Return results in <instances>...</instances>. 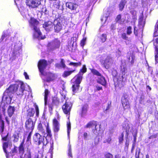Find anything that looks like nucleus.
Masks as SVG:
<instances>
[{"label":"nucleus","mask_w":158,"mask_h":158,"mask_svg":"<svg viewBox=\"0 0 158 158\" xmlns=\"http://www.w3.org/2000/svg\"><path fill=\"white\" fill-rule=\"evenodd\" d=\"M123 128H124V129L126 130H128V129H129V127L128 125L126 127H125L124 126V125H123Z\"/></svg>","instance_id":"64"},{"label":"nucleus","mask_w":158,"mask_h":158,"mask_svg":"<svg viewBox=\"0 0 158 158\" xmlns=\"http://www.w3.org/2000/svg\"><path fill=\"white\" fill-rule=\"evenodd\" d=\"M33 139L35 143L39 145L42 143L43 146H45L48 143L46 138H44V137L41 136L39 133H35L33 136Z\"/></svg>","instance_id":"6"},{"label":"nucleus","mask_w":158,"mask_h":158,"mask_svg":"<svg viewBox=\"0 0 158 158\" xmlns=\"http://www.w3.org/2000/svg\"><path fill=\"white\" fill-rule=\"evenodd\" d=\"M7 31H4L2 35V37L0 39L1 41H2L4 39L5 37L7 36Z\"/></svg>","instance_id":"40"},{"label":"nucleus","mask_w":158,"mask_h":158,"mask_svg":"<svg viewBox=\"0 0 158 158\" xmlns=\"http://www.w3.org/2000/svg\"><path fill=\"white\" fill-rule=\"evenodd\" d=\"M19 133H16L13 135L14 142H16L18 141L19 137Z\"/></svg>","instance_id":"33"},{"label":"nucleus","mask_w":158,"mask_h":158,"mask_svg":"<svg viewBox=\"0 0 158 158\" xmlns=\"http://www.w3.org/2000/svg\"><path fill=\"white\" fill-rule=\"evenodd\" d=\"M4 122L1 119V116L0 115V134L1 135L2 139L5 141H7V142H4L3 144V148L4 152L6 153V158H9V153L7 152L6 148L8 146L11 147L12 146L11 142L9 141L8 137V133L4 130Z\"/></svg>","instance_id":"2"},{"label":"nucleus","mask_w":158,"mask_h":158,"mask_svg":"<svg viewBox=\"0 0 158 158\" xmlns=\"http://www.w3.org/2000/svg\"><path fill=\"white\" fill-rule=\"evenodd\" d=\"M35 124L32 119L29 118L26 122V127L29 131L32 132L34 128Z\"/></svg>","instance_id":"14"},{"label":"nucleus","mask_w":158,"mask_h":158,"mask_svg":"<svg viewBox=\"0 0 158 158\" xmlns=\"http://www.w3.org/2000/svg\"><path fill=\"white\" fill-rule=\"evenodd\" d=\"M29 23L30 26L31 27L33 28L34 30H36L37 29L39 28V22L34 18H31L30 20L29 21Z\"/></svg>","instance_id":"15"},{"label":"nucleus","mask_w":158,"mask_h":158,"mask_svg":"<svg viewBox=\"0 0 158 158\" xmlns=\"http://www.w3.org/2000/svg\"><path fill=\"white\" fill-rule=\"evenodd\" d=\"M31 131L29 133L26 140V143H27L28 145L31 144Z\"/></svg>","instance_id":"36"},{"label":"nucleus","mask_w":158,"mask_h":158,"mask_svg":"<svg viewBox=\"0 0 158 158\" xmlns=\"http://www.w3.org/2000/svg\"><path fill=\"white\" fill-rule=\"evenodd\" d=\"M94 127H95V129L93 130L94 133L97 135L98 134V132L100 130V125L98 124L97 123L96 121H92L89 123L86 126V128Z\"/></svg>","instance_id":"9"},{"label":"nucleus","mask_w":158,"mask_h":158,"mask_svg":"<svg viewBox=\"0 0 158 158\" xmlns=\"http://www.w3.org/2000/svg\"><path fill=\"white\" fill-rule=\"evenodd\" d=\"M26 5L30 8H35L40 5V0H26Z\"/></svg>","instance_id":"11"},{"label":"nucleus","mask_w":158,"mask_h":158,"mask_svg":"<svg viewBox=\"0 0 158 158\" xmlns=\"http://www.w3.org/2000/svg\"><path fill=\"white\" fill-rule=\"evenodd\" d=\"M122 101L123 106L124 110L129 109L130 106L128 100L123 97L122 99Z\"/></svg>","instance_id":"21"},{"label":"nucleus","mask_w":158,"mask_h":158,"mask_svg":"<svg viewBox=\"0 0 158 158\" xmlns=\"http://www.w3.org/2000/svg\"><path fill=\"white\" fill-rule=\"evenodd\" d=\"M140 152V150L139 148H137L136 149L135 153V157L136 158H139V154Z\"/></svg>","instance_id":"46"},{"label":"nucleus","mask_w":158,"mask_h":158,"mask_svg":"<svg viewBox=\"0 0 158 158\" xmlns=\"http://www.w3.org/2000/svg\"><path fill=\"white\" fill-rule=\"evenodd\" d=\"M121 37L124 40L130 41L129 39L125 33H123L122 34Z\"/></svg>","instance_id":"41"},{"label":"nucleus","mask_w":158,"mask_h":158,"mask_svg":"<svg viewBox=\"0 0 158 158\" xmlns=\"http://www.w3.org/2000/svg\"><path fill=\"white\" fill-rule=\"evenodd\" d=\"M49 93V92L48 91V90L47 89H46L45 90L44 92V103L45 105H46L47 104V102L48 98V94Z\"/></svg>","instance_id":"31"},{"label":"nucleus","mask_w":158,"mask_h":158,"mask_svg":"<svg viewBox=\"0 0 158 158\" xmlns=\"http://www.w3.org/2000/svg\"><path fill=\"white\" fill-rule=\"evenodd\" d=\"M121 52L119 50H118V51H117L116 52V56H117L119 57L121 56Z\"/></svg>","instance_id":"54"},{"label":"nucleus","mask_w":158,"mask_h":158,"mask_svg":"<svg viewBox=\"0 0 158 158\" xmlns=\"http://www.w3.org/2000/svg\"><path fill=\"white\" fill-rule=\"evenodd\" d=\"M111 135H109L106 137L105 139L103 141V143H110L111 141Z\"/></svg>","instance_id":"30"},{"label":"nucleus","mask_w":158,"mask_h":158,"mask_svg":"<svg viewBox=\"0 0 158 158\" xmlns=\"http://www.w3.org/2000/svg\"><path fill=\"white\" fill-rule=\"evenodd\" d=\"M53 24L54 29L56 32H58L62 29V24L57 20H54Z\"/></svg>","instance_id":"19"},{"label":"nucleus","mask_w":158,"mask_h":158,"mask_svg":"<svg viewBox=\"0 0 158 158\" xmlns=\"http://www.w3.org/2000/svg\"><path fill=\"white\" fill-rule=\"evenodd\" d=\"M61 67L63 68H65L66 67V65L64 64V60L63 59H61Z\"/></svg>","instance_id":"53"},{"label":"nucleus","mask_w":158,"mask_h":158,"mask_svg":"<svg viewBox=\"0 0 158 158\" xmlns=\"http://www.w3.org/2000/svg\"><path fill=\"white\" fill-rule=\"evenodd\" d=\"M24 75L25 77V78L26 79H29V76L28 75L26 72H24Z\"/></svg>","instance_id":"60"},{"label":"nucleus","mask_w":158,"mask_h":158,"mask_svg":"<svg viewBox=\"0 0 158 158\" xmlns=\"http://www.w3.org/2000/svg\"><path fill=\"white\" fill-rule=\"evenodd\" d=\"M113 155L110 153H108L106 155L105 158H113Z\"/></svg>","instance_id":"49"},{"label":"nucleus","mask_w":158,"mask_h":158,"mask_svg":"<svg viewBox=\"0 0 158 158\" xmlns=\"http://www.w3.org/2000/svg\"><path fill=\"white\" fill-rule=\"evenodd\" d=\"M107 16H105V17H102L101 19V20L102 22L104 21L105 22L107 19Z\"/></svg>","instance_id":"56"},{"label":"nucleus","mask_w":158,"mask_h":158,"mask_svg":"<svg viewBox=\"0 0 158 158\" xmlns=\"http://www.w3.org/2000/svg\"><path fill=\"white\" fill-rule=\"evenodd\" d=\"M47 65V62L44 60H40L38 65V68L41 74L46 76L47 81H50L53 79L54 74L50 73L44 72V70Z\"/></svg>","instance_id":"4"},{"label":"nucleus","mask_w":158,"mask_h":158,"mask_svg":"<svg viewBox=\"0 0 158 158\" xmlns=\"http://www.w3.org/2000/svg\"><path fill=\"white\" fill-rule=\"evenodd\" d=\"M154 36H158V21L156 23L155 26V31L154 33Z\"/></svg>","instance_id":"32"},{"label":"nucleus","mask_w":158,"mask_h":158,"mask_svg":"<svg viewBox=\"0 0 158 158\" xmlns=\"http://www.w3.org/2000/svg\"><path fill=\"white\" fill-rule=\"evenodd\" d=\"M113 62V60L112 57L107 56L103 63L104 67L106 69H109L112 65Z\"/></svg>","instance_id":"13"},{"label":"nucleus","mask_w":158,"mask_h":158,"mask_svg":"<svg viewBox=\"0 0 158 158\" xmlns=\"http://www.w3.org/2000/svg\"><path fill=\"white\" fill-rule=\"evenodd\" d=\"M125 20V18L123 17L121 15H118L115 19V21L117 23L119 24L123 23Z\"/></svg>","instance_id":"23"},{"label":"nucleus","mask_w":158,"mask_h":158,"mask_svg":"<svg viewBox=\"0 0 158 158\" xmlns=\"http://www.w3.org/2000/svg\"><path fill=\"white\" fill-rule=\"evenodd\" d=\"M67 133L68 136L69 137L71 127V124L70 122L67 123Z\"/></svg>","instance_id":"37"},{"label":"nucleus","mask_w":158,"mask_h":158,"mask_svg":"<svg viewBox=\"0 0 158 158\" xmlns=\"http://www.w3.org/2000/svg\"><path fill=\"white\" fill-rule=\"evenodd\" d=\"M127 2V0H122L119 5V9L122 11L124 7V6Z\"/></svg>","instance_id":"27"},{"label":"nucleus","mask_w":158,"mask_h":158,"mask_svg":"<svg viewBox=\"0 0 158 158\" xmlns=\"http://www.w3.org/2000/svg\"><path fill=\"white\" fill-rule=\"evenodd\" d=\"M91 72L94 74L98 76V77L101 75L97 70L95 69H92L91 70Z\"/></svg>","instance_id":"39"},{"label":"nucleus","mask_w":158,"mask_h":158,"mask_svg":"<svg viewBox=\"0 0 158 158\" xmlns=\"http://www.w3.org/2000/svg\"><path fill=\"white\" fill-rule=\"evenodd\" d=\"M38 129L42 133H44L45 130L43 128L42 125L41 123H40L38 125Z\"/></svg>","instance_id":"35"},{"label":"nucleus","mask_w":158,"mask_h":158,"mask_svg":"<svg viewBox=\"0 0 158 158\" xmlns=\"http://www.w3.org/2000/svg\"><path fill=\"white\" fill-rule=\"evenodd\" d=\"M47 131L48 133L47 135L49 136L50 137H51L52 136V135L51 134V131L48 128V127L47 128Z\"/></svg>","instance_id":"52"},{"label":"nucleus","mask_w":158,"mask_h":158,"mask_svg":"<svg viewBox=\"0 0 158 158\" xmlns=\"http://www.w3.org/2000/svg\"><path fill=\"white\" fill-rule=\"evenodd\" d=\"M35 109L36 110V115L38 117L39 116V110L38 107L37 106H35Z\"/></svg>","instance_id":"51"},{"label":"nucleus","mask_w":158,"mask_h":158,"mask_svg":"<svg viewBox=\"0 0 158 158\" xmlns=\"http://www.w3.org/2000/svg\"><path fill=\"white\" fill-rule=\"evenodd\" d=\"M52 102L53 104L57 105L59 103V101L57 98H54L53 99Z\"/></svg>","instance_id":"43"},{"label":"nucleus","mask_w":158,"mask_h":158,"mask_svg":"<svg viewBox=\"0 0 158 158\" xmlns=\"http://www.w3.org/2000/svg\"><path fill=\"white\" fill-rule=\"evenodd\" d=\"M14 107L11 106H9L8 109V113L9 117H11L14 113L15 110Z\"/></svg>","instance_id":"26"},{"label":"nucleus","mask_w":158,"mask_h":158,"mask_svg":"<svg viewBox=\"0 0 158 158\" xmlns=\"http://www.w3.org/2000/svg\"><path fill=\"white\" fill-rule=\"evenodd\" d=\"M131 30L132 27L131 26H129L127 28V34L128 35H130L132 33V31Z\"/></svg>","instance_id":"44"},{"label":"nucleus","mask_w":158,"mask_h":158,"mask_svg":"<svg viewBox=\"0 0 158 158\" xmlns=\"http://www.w3.org/2000/svg\"><path fill=\"white\" fill-rule=\"evenodd\" d=\"M53 125L54 131L55 132H58L60 129V124L58 121L56 119H53Z\"/></svg>","instance_id":"20"},{"label":"nucleus","mask_w":158,"mask_h":158,"mask_svg":"<svg viewBox=\"0 0 158 158\" xmlns=\"http://www.w3.org/2000/svg\"><path fill=\"white\" fill-rule=\"evenodd\" d=\"M25 88V84L21 81L18 82L14 84L10 85L3 93L2 105L4 103V102H5L7 104H10L12 98L16 91H17V95L19 97H21L24 95L26 91Z\"/></svg>","instance_id":"1"},{"label":"nucleus","mask_w":158,"mask_h":158,"mask_svg":"<svg viewBox=\"0 0 158 158\" xmlns=\"http://www.w3.org/2000/svg\"><path fill=\"white\" fill-rule=\"evenodd\" d=\"M100 39L101 41L103 43L106 40V35L105 34H102L100 37Z\"/></svg>","instance_id":"38"},{"label":"nucleus","mask_w":158,"mask_h":158,"mask_svg":"<svg viewBox=\"0 0 158 158\" xmlns=\"http://www.w3.org/2000/svg\"><path fill=\"white\" fill-rule=\"evenodd\" d=\"M127 61L132 65L134 63L135 56V55L131 52H128L127 53Z\"/></svg>","instance_id":"18"},{"label":"nucleus","mask_w":158,"mask_h":158,"mask_svg":"<svg viewBox=\"0 0 158 158\" xmlns=\"http://www.w3.org/2000/svg\"><path fill=\"white\" fill-rule=\"evenodd\" d=\"M96 88L95 89V91L96 90H100L102 89V86H100L98 85H96L95 86Z\"/></svg>","instance_id":"50"},{"label":"nucleus","mask_w":158,"mask_h":158,"mask_svg":"<svg viewBox=\"0 0 158 158\" xmlns=\"http://www.w3.org/2000/svg\"><path fill=\"white\" fill-rule=\"evenodd\" d=\"M25 138H24L22 142L20 144L19 147V154H20V157L21 158H23V155L24 152V142H25Z\"/></svg>","instance_id":"16"},{"label":"nucleus","mask_w":158,"mask_h":158,"mask_svg":"<svg viewBox=\"0 0 158 158\" xmlns=\"http://www.w3.org/2000/svg\"><path fill=\"white\" fill-rule=\"evenodd\" d=\"M86 40V37H84L81 40V46L83 47L85 44V42Z\"/></svg>","instance_id":"47"},{"label":"nucleus","mask_w":158,"mask_h":158,"mask_svg":"<svg viewBox=\"0 0 158 158\" xmlns=\"http://www.w3.org/2000/svg\"><path fill=\"white\" fill-rule=\"evenodd\" d=\"M121 75L117 78L118 85L120 87L123 86L124 85V80H125L126 78L125 74L127 72V68L124 66L121 67Z\"/></svg>","instance_id":"7"},{"label":"nucleus","mask_w":158,"mask_h":158,"mask_svg":"<svg viewBox=\"0 0 158 158\" xmlns=\"http://www.w3.org/2000/svg\"><path fill=\"white\" fill-rule=\"evenodd\" d=\"M22 43L19 41H17L14 43L12 44L13 49V53L15 56L19 55L21 52Z\"/></svg>","instance_id":"8"},{"label":"nucleus","mask_w":158,"mask_h":158,"mask_svg":"<svg viewBox=\"0 0 158 158\" xmlns=\"http://www.w3.org/2000/svg\"><path fill=\"white\" fill-rule=\"evenodd\" d=\"M60 44V41L57 39H55L48 43V49L50 51H53L59 48Z\"/></svg>","instance_id":"10"},{"label":"nucleus","mask_w":158,"mask_h":158,"mask_svg":"<svg viewBox=\"0 0 158 158\" xmlns=\"http://www.w3.org/2000/svg\"><path fill=\"white\" fill-rule=\"evenodd\" d=\"M34 32L33 34V37L36 38L40 39H44L45 38L44 35L43 36H42L41 32H40L39 28L37 29L36 30H34Z\"/></svg>","instance_id":"17"},{"label":"nucleus","mask_w":158,"mask_h":158,"mask_svg":"<svg viewBox=\"0 0 158 158\" xmlns=\"http://www.w3.org/2000/svg\"><path fill=\"white\" fill-rule=\"evenodd\" d=\"M147 1V0H142V3L143 5V6L145 4H146Z\"/></svg>","instance_id":"63"},{"label":"nucleus","mask_w":158,"mask_h":158,"mask_svg":"<svg viewBox=\"0 0 158 158\" xmlns=\"http://www.w3.org/2000/svg\"><path fill=\"white\" fill-rule=\"evenodd\" d=\"M27 115L28 117L33 116L35 114V111L33 109H29L27 110Z\"/></svg>","instance_id":"28"},{"label":"nucleus","mask_w":158,"mask_h":158,"mask_svg":"<svg viewBox=\"0 0 158 158\" xmlns=\"http://www.w3.org/2000/svg\"><path fill=\"white\" fill-rule=\"evenodd\" d=\"M49 107L50 110H52L53 107V105H50L49 106Z\"/></svg>","instance_id":"62"},{"label":"nucleus","mask_w":158,"mask_h":158,"mask_svg":"<svg viewBox=\"0 0 158 158\" xmlns=\"http://www.w3.org/2000/svg\"><path fill=\"white\" fill-rule=\"evenodd\" d=\"M87 105L84 106L82 107V116L84 115L86 113L87 111Z\"/></svg>","instance_id":"34"},{"label":"nucleus","mask_w":158,"mask_h":158,"mask_svg":"<svg viewBox=\"0 0 158 158\" xmlns=\"http://www.w3.org/2000/svg\"><path fill=\"white\" fill-rule=\"evenodd\" d=\"M73 104L71 102H66L65 104L62 106V109L64 112L67 114H69L70 111Z\"/></svg>","instance_id":"12"},{"label":"nucleus","mask_w":158,"mask_h":158,"mask_svg":"<svg viewBox=\"0 0 158 158\" xmlns=\"http://www.w3.org/2000/svg\"><path fill=\"white\" fill-rule=\"evenodd\" d=\"M87 69L85 65H83L81 69L80 70L78 74L72 80L73 85H72V90L73 93L77 92L79 89L80 84L81 83L82 78V76L84 73H85Z\"/></svg>","instance_id":"3"},{"label":"nucleus","mask_w":158,"mask_h":158,"mask_svg":"<svg viewBox=\"0 0 158 158\" xmlns=\"http://www.w3.org/2000/svg\"><path fill=\"white\" fill-rule=\"evenodd\" d=\"M52 26L53 25L52 23L50 21L46 22L43 24V27L48 29H49L50 28H51Z\"/></svg>","instance_id":"25"},{"label":"nucleus","mask_w":158,"mask_h":158,"mask_svg":"<svg viewBox=\"0 0 158 158\" xmlns=\"http://www.w3.org/2000/svg\"><path fill=\"white\" fill-rule=\"evenodd\" d=\"M97 82L103 85H105L106 83L104 77L101 76V75L98 77Z\"/></svg>","instance_id":"24"},{"label":"nucleus","mask_w":158,"mask_h":158,"mask_svg":"<svg viewBox=\"0 0 158 158\" xmlns=\"http://www.w3.org/2000/svg\"><path fill=\"white\" fill-rule=\"evenodd\" d=\"M54 5L56 8L59 9L60 6L59 5V3L58 2L57 3H56Z\"/></svg>","instance_id":"57"},{"label":"nucleus","mask_w":158,"mask_h":158,"mask_svg":"<svg viewBox=\"0 0 158 158\" xmlns=\"http://www.w3.org/2000/svg\"><path fill=\"white\" fill-rule=\"evenodd\" d=\"M66 6L72 10H76L77 7V5L76 4L70 2L66 3Z\"/></svg>","instance_id":"22"},{"label":"nucleus","mask_w":158,"mask_h":158,"mask_svg":"<svg viewBox=\"0 0 158 158\" xmlns=\"http://www.w3.org/2000/svg\"><path fill=\"white\" fill-rule=\"evenodd\" d=\"M17 152V147L15 146L13 149H12L9 153L13 157Z\"/></svg>","instance_id":"29"},{"label":"nucleus","mask_w":158,"mask_h":158,"mask_svg":"<svg viewBox=\"0 0 158 158\" xmlns=\"http://www.w3.org/2000/svg\"><path fill=\"white\" fill-rule=\"evenodd\" d=\"M27 156L26 158H31V153L30 152H28L27 154L26 155Z\"/></svg>","instance_id":"55"},{"label":"nucleus","mask_w":158,"mask_h":158,"mask_svg":"<svg viewBox=\"0 0 158 158\" xmlns=\"http://www.w3.org/2000/svg\"><path fill=\"white\" fill-rule=\"evenodd\" d=\"M145 24V19H144L143 14H141L139 16L138 25V28L136 27H134V34L137 36L139 33H142L143 28Z\"/></svg>","instance_id":"5"},{"label":"nucleus","mask_w":158,"mask_h":158,"mask_svg":"<svg viewBox=\"0 0 158 158\" xmlns=\"http://www.w3.org/2000/svg\"><path fill=\"white\" fill-rule=\"evenodd\" d=\"M68 156L71 157H73L72 153V151H71V148L70 146H69V152H68Z\"/></svg>","instance_id":"48"},{"label":"nucleus","mask_w":158,"mask_h":158,"mask_svg":"<svg viewBox=\"0 0 158 158\" xmlns=\"http://www.w3.org/2000/svg\"><path fill=\"white\" fill-rule=\"evenodd\" d=\"M65 71L64 72V75H63V76L64 77H66L69 75H70L72 73H73V71Z\"/></svg>","instance_id":"45"},{"label":"nucleus","mask_w":158,"mask_h":158,"mask_svg":"<svg viewBox=\"0 0 158 158\" xmlns=\"http://www.w3.org/2000/svg\"><path fill=\"white\" fill-rule=\"evenodd\" d=\"M69 64L70 65H73L74 66H78L81 65V63L80 62L78 63H74L73 62H70Z\"/></svg>","instance_id":"42"},{"label":"nucleus","mask_w":158,"mask_h":158,"mask_svg":"<svg viewBox=\"0 0 158 158\" xmlns=\"http://www.w3.org/2000/svg\"><path fill=\"white\" fill-rule=\"evenodd\" d=\"M155 61L156 63H158V52L155 55Z\"/></svg>","instance_id":"58"},{"label":"nucleus","mask_w":158,"mask_h":158,"mask_svg":"<svg viewBox=\"0 0 158 158\" xmlns=\"http://www.w3.org/2000/svg\"><path fill=\"white\" fill-rule=\"evenodd\" d=\"M47 11V9L45 7L44 8H43L42 10H41V12L42 13H44L45 14H46Z\"/></svg>","instance_id":"59"},{"label":"nucleus","mask_w":158,"mask_h":158,"mask_svg":"<svg viewBox=\"0 0 158 158\" xmlns=\"http://www.w3.org/2000/svg\"><path fill=\"white\" fill-rule=\"evenodd\" d=\"M136 136H137L136 134L134 135H133L134 141V143H135L136 142Z\"/></svg>","instance_id":"61"}]
</instances>
